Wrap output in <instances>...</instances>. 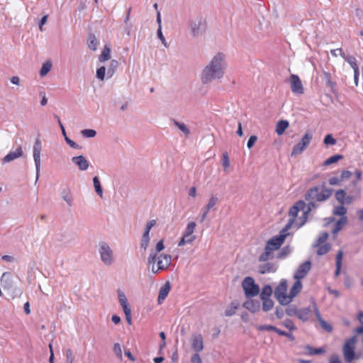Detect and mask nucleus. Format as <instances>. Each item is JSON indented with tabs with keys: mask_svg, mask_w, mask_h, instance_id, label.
Masks as SVG:
<instances>
[{
	"mask_svg": "<svg viewBox=\"0 0 363 363\" xmlns=\"http://www.w3.org/2000/svg\"><path fill=\"white\" fill-rule=\"evenodd\" d=\"M222 164L225 170L230 167V160L228 153L226 152L223 154Z\"/></svg>",
	"mask_w": 363,
	"mask_h": 363,
	"instance_id": "48",
	"label": "nucleus"
},
{
	"mask_svg": "<svg viewBox=\"0 0 363 363\" xmlns=\"http://www.w3.org/2000/svg\"><path fill=\"white\" fill-rule=\"evenodd\" d=\"M347 213V209L343 206V205H340L336 206L333 209V214L336 216H340L342 217L345 216Z\"/></svg>",
	"mask_w": 363,
	"mask_h": 363,
	"instance_id": "40",
	"label": "nucleus"
},
{
	"mask_svg": "<svg viewBox=\"0 0 363 363\" xmlns=\"http://www.w3.org/2000/svg\"><path fill=\"white\" fill-rule=\"evenodd\" d=\"M118 67V62L115 60H112L110 64V67L107 71V76L108 78L111 77L115 73L116 68Z\"/></svg>",
	"mask_w": 363,
	"mask_h": 363,
	"instance_id": "37",
	"label": "nucleus"
},
{
	"mask_svg": "<svg viewBox=\"0 0 363 363\" xmlns=\"http://www.w3.org/2000/svg\"><path fill=\"white\" fill-rule=\"evenodd\" d=\"M345 196H346V192L343 189L337 190L335 192V198L338 201V202L342 205L345 204Z\"/></svg>",
	"mask_w": 363,
	"mask_h": 363,
	"instance_id": "36",
	"label": "nucleus"
},
{
	"mask_svg": "<svg viewBox=\"0 0 363 363\" xmlns=\"http://www.w3.org/2000/svg\"><path fill=\"white\" fill-rule=\"evenodd\" d=\"M23 155V151L21 147H18L16 151L10 152L7 154L2 160L3 163H6L14 160Z\"/></svg>",
	"mask_w": 363,
	"mask_h": 363,
	"instance_id": "21",
	"label": "nucleus"
},
{
	"mask_svg": "<svg viewBox=\"0 0 363 363\" xmlns=\"http://www.w3.org/2000/svg\"><path fill=\"white\" fill-rule=\"evenodd\" d=\"M302 289V284L300 280L296 279L295 282L294 283L293 286L290 289L289 291V298H291V302L292 301L293 298L296 296Z\"/></svg>",
	"mask_w": 363,
	"mask_h": 363,
	"instance_id": "22",
	"label": "nucleus"
},
{
	"mask_svg": "<svg viewBox=\"0 0 363 363\" xmlns=\"http://www.w3.org/2000/svg\"><path fill=\"white\" fill-rule=\"evenodd\" d=\"M357 343V337L355 336L347 340L342 347V352L345 359L347 362H352L354 359L358 358L355 355L354 350Z\"/></svg>",
	"mask_w": 363,
	"mask_h": 363,
	"instance_id": "5",
	"label": "nucleus"
},
{
	"mask_svg": "<svg viewBox=\"0 0 363 363\" xmlns=\"http://www.w3.org/2000/svg\"><path fill=\"white\" fill-rule=\"evenodd\" d=\"M262 300V309L264 311H269L272 309L274 302L271 298H264Z\"/></svg>",
	"mask_w": 363,
	"mask_h": 363,
	"instance_id": "34",
	"label": "nucleus"
},
{
	"mask_svg": "<svg viewBox=\"0 0 363 363\" xmlns=\"http://www.w3.org/2000/svg\"><path fill=\"white\" fill-rule=\"evenodd\" d=\"M289 123L287 121H279L276 125L275 131L277 135H281L284 131L288 128Z\"/></svg>",
	"mask_w": 363,
	"mask_h": 363,
	"instance_id": "24",
	"label": "nucleus"
},
{
	"mask_svg": "<svg viewBox=\"0 0 363 363\" xmlns=\"http://www.w3.org/2000/svg\"><path fill=\"white\" fill-rule=\"evenodd\" d=\"M237 308H238L236 306H231L229 308L225 310V315L226 316H231L234 315L236 312Z\"/></svg>",
	"mask_w": 363,
	"mask_h": 363,
	"instance_id": "53",
	"label": "nucleus"
},
{
	"mask_svg": "<svg viewBox=\"0 0 363 363\" xmlns=\"http://www.w3.org/2000/svg\"><path fill=\"white\" fill-rule=\"evenodd\" d=\"M111 58V49L108 46H105L99 55V60L101 62H104Z\"/></svg>",
	"mask_w": 363,
	"mask_h": 363,
	"instance_id": "27",
	"label": "nucleus"
},
{
	"mask_svg": "<svg viewBox=\"0 0 363 363\" xmlns=\"http://www.w3.org/2000/svg\"><path fill=\"white\" fill-rule=\"evenodd\" d=\"M164 248V242H163V240H161L160 241H159L156 246H155V251L157 252H161L162 250H163Z\"/></svg>",
	"mask_w": 363,
	"mask_h": 363,
	"instance_id": "58",
	"label": "nucleus"
},
{
	"mask_svg": "<svg viewBox=\"0 0 363 363\" xmlns=\"http://www.w3.org/2000/svg\"><path fill=\"white\" fill-rule=\"evenodd\" d=\"M190 26L192 34L196 36L205 30L206 28V23L205 20L199 19L197 21L191 22Z\"/></svg>",
	"mask_w": 363,
	"mask_h": 363,
	"instance_id": "15",
	"label": "nucleus"
},
{
	"mask_svg": "<svg viewBox=\"0 0 363 363\" xmlns=\"http://www.w3.org/2000/svg\"><path fill=\"white\" fill-rule=\"evenodd\" d=\"M171 289V286L169 281L166 282L160 289L157 298V302L161 304L162 301L167 298Z\"/></svg>",
	"mask_w": 363,
	"mask_h": 363,
	"instance_id": "18",
	"label": "nucleus"
},
{
	"mask_svg": "<svg viewBox=\"0 0 363 363\" xmlns=\"http://www.w3.org/2000/svg\"><path fill=\"white\" fill-rule=\"evenodd\" d=\"M290 225L291 223L286 225L278 235L272 237L267 242L264 252L259 257L260 262H266L273 257L274 252L279 249L287 235H289L288 231L290 229Z\"/></svg>",
	"mask_w": 363,
	"mask_h": 363,
	"instance_id": "2",
	"label": "nucleus"
},
{
	"mask_svg": "<svg viewBox=\"0 0 363 363\" xmlns=\"http://www.w3.org/2000/svg\"><path fill=\"white\" fill-rule=\"evenodd\" d=\"M347 218L346 216L341 217V218L337 222L335 227L333 230V233H337L342 229V228L346 224Z\"/></svg>",
	"mask_w": 363,
	"mask_h": 363,
	"instance_id": "35",
	"label": "nucleus"
},
{
	"mask_svg": "<svg viewBox=\"0 0 363 363\" xmlns=\"http://www.w3.org/2000/svg\"><path fill=\"white\" fill-rule=\"evenodd\" d=\"M311 309L308 308H299L297 318L303 321H306L309 319L311 315Z\"/></svg>",
	"mask_w": 363,
	"mask_h": 363,
	"instance_id": "23",
	"label": "nucleus"
},
{
	"mask_svg": "<svg viewBox=\"0 0 363 363\" xmlns=\"http://www.w3.org/2000/svg\"><path fill=\"white\" fill-rule=\"evenodd\" d=\"M174 124L179 128V129L182 131L186 135L189 134V130L184 123H180L177 121H174Z\"/></svg>",
	"mask_w": 363,
	"mask_h": 363,
	"instance_id": "50",
	"label": "nucleus"
},
{
	"mask_svg": "<svg viewBox=\"0 0 363 363\" xmlns=\"http://www.w3.org/2000/svg\"><path fill=\"white\" fill-rule=\"evenodd\" d=\"M277 270V267L272 263H267L259 267V272L260 274L273 273Z\"/></svg>",
	"mask_w": 363,
	"mask_h": 363,
	"instance_id": "25",
	"label": "nucleus"
},
{
	"mask_svg": "<svg viewBox=\"0 0 363 363\" xmlns=\"http://www.w3.org/2000/svg\"><path fill=\"white\" fill-rule=\"evenodd\" d=\"M298 309L296 306L291 305L286 309V313L289 316L297 317Z\"/></svg>",
	"mask_w": 363,
	"mask_h": 363,
	"instance_id": "42",
	"label": "nucleus"
},
{
	"mask_svg": "<svg viewBox=\"0 0 363 363\" xmlns=\"http://www.w3.org/2000/svg\"><path fill=\"white\" fill-rule=\"evenodd\" d=\"M283 325L286 328L289 329L290 330H294L296 329V326L294 323V322L290 319H286L283 322Z\"/></svg>",
	"mask_w": 363,
	"mask_h": 363,
	"instance_id": "51",
	"label": "nucleus"
},
{
	"mask_svg": "<svg viewBox=\"0 0 363 363\" xmlns=\"http://www.w3.org/2000/svg\"><path fill=\"white\" fill-rule=\"evenodd\" d=\"M93 182H94V186L96 192L101 198H102L103 190H102V187L101 186V183H100L99 177L96 176L94 177L93 179Z\"/></svg>",
	"mask_w": 363,
	"mask_h": 363,
	"instance_id": "31",
	"label": "nucleus"
},
{
	"mask_svg": "<svg viewBox=\"0 0 363 363\" xmlns=\"http://www.w3.org/2000/svg\"><path fill=\"white\" fill-rule=\"evenodd\" d=\"M274 326L270 325H263L259 326L258 329L259 330H267V331H274Z\"/></svg>",
	"mask_w": 363,
	"mask_h": 363,
	"instance_id": "57",
	"label": "nucleus"
},
{
	"mask_svg": "<svg viewBox=\"0 0 363 363\" xmlns=\"http://www.w3.org/2000/svg\"><path fill=\"white\" fill-rule=\"evenodd\" d=\"M99 251L102 261L106 264H111L113 262V252L110 247L106 243L104 242L101 245Z\"/></svg>",
	"mask_w": 363,
	"mask_h": 363,
	"instance_id": "10",
	"label": "nucleus"
},
{
	"mask_svg": "<svg viewBox=\"0 0 363 363\" xmlns=\"http://www.w3.org/2000/svg\"><path fill=\"white\" fill-rule=\"evenodd\" d=\"M330 53L333 56L337 57V55H340L342 58L345 57V52L341 48L334 49L330 50Z\"/></svg>",
	"mask_w": 363,
	"mask_h": 363,
	"instance_id": "52",
	"label": "nucleus"
},
{
	"mask_svg": "<svg viewBox=\"0 0 363 363\" xmlns=\"http://www.w3.org/2000/svg\"><path fill=\"white\" fill-rule=\"evenodd\" d=\"M106 74L105 67H101L96 70V77L100 80H104Z\"/></svg>",
	"mask_w": 363,
	"mask_h": 363,
	"instance_id": "49",
	"label": "nucleus"
},
{
	"mask_svg": "<svg viewBox=\"0 0 363 363\" xmlns=\"http://www.w3.org/2000/svg\"><path fill=\"white\" fill-rule=\"evenodd\" d=\"M287 281L286 279H281L274 290V296L277 301L281 305H288L291 303V298L287 294Z\"/></svg>",
	"mask_w": 363,
	"mask_h": 363,
	"instance_id": "4",
	"label": "nucleus"
},
{
	"mask_svg": "<svg viewBox=\"0 0 363 363\" xmlns=\"http://www.w3.org/2000/svg\"><path fill=\"white\" fill-rule=\"evenodd\" d=\"M224 55L218 53L214 56L208 65L203 70L201 80L206 84L215 79H220L224 74Z\"/></svg>",
	"mask_w": 363,
	"mask_h": 363,
	"instance_id": "1",
	"label": "nucleus"
},
{
	"mask_svg": "<svg viewBox=\"0 0 363 363\" xmlns=\"http://www.w3.org/2000/svg\"><path fill=\"white\" fill-rule=\"evenodd\" d=\"M191 363H202L201 359L198 353L194 354L191 359Z\"/></svg>",
	"mask_w": 363,
	"mask_h": 363,
	"instance_id": "60",
	"label": "nucleus"
},
{
	"mask_svg": "<svg viewBox=\"0 0 363 363\" xmlns=\"http://www.w3.org/2000/svg\"><path fill=\"white\" fill-rule=\"evenodd\" d=\"M98 41L96 38L91 35L88 39V46L92 50H96L97 48Z\"/></svg>",
	"mask_w": 363,
	"mask_h": 363,
	"instance_id": "38",
	"label": "nucleus"
},
{
	"mask_svg": "<svg viewBox=\"0 0 363 363\" xmlns=\"http://www.w3.org/2000/svg\"><path fill=\"white\" fill-rule=\"evenodd\" d=\"M321 327L326 330L327 332H331L333 330V327L331 325L328 323L324 320H321V322L320 323Z\"/></svg>",
	"mask_w": 363,
	"mask_h": 363,
	"instance_id": "54",
	"label": "nucleus"
},
{
	"mask_svg": "<svg viewBox=\"0 0 363 363\" xmlns=\"http://www.w3.org/2000/svg\"><path fill=\"white\" fill-rule=\"evenodd\" d=\"M257 138L256 135H251L250 138L248 139L247 146L249 149L252 148L253 145H255V142L257 141Z\"/></svg>",
	"mask_w": 363,
	"mask_h": 363,
	"instance_id": "55",
	"label": "nucleus"
},
{
	"mask_svg": "<svg viewBox=\"0 0 363 363\" xmlns=\"http://www.w3.org/2000/svg\"><path fill=\"white\" fill-rule=\"evenodd\" d=\"M42 145L40 139H37L33 145V159L35 164L37 174L40 172V152Z\"/></svg>",
	"mask_w": 363,
	"mask_h": 363,
	"instance_id": "14",
	"label": "nucleus"
},
{
	"mask_svg": "<svg viewBox=\"0 0 363 363\" xmlns=\"http://www.w3.org/2000/svg\"><path fill=\"white\" fill-rule=\"evenodd\" d=\"M315 247H318L317 254L320 256L327 254L331 248L330 245L328 243L315 245Z\"/></svg>",
	"mask_w": 363,
	"mask_h": 363,
	"instance_id": "28",
	"label": "nucleus"
},
{
	"mask_svg": "<svg viewBox=\"0 0 363 363\" xmlns=\"http://www.w3.org/2000/svg\"><path fill=\"white\" fill-rule=\"evenodd\" d=\"M195 240V236L192 237H185V235H183L182 238L179 240L178 243V246H183L186 245V243H191Z\"/></svg>",
	"mask_w": 363,
	"mask_h": 363,
	"instance_id": "45",
	"label": "nucleus"
},
{
	"mask_svg": "<svg viewBox=\"0 0 363 363\" xmlns=\"http://www.w3.org/2000/svg\"><path fill=\"white\" fill-rule=\"evenodd\" d=\"M354 174L356 176L357 182H353V183H352L353 185H356L357 182H358L362 180V173L361 170L356 169L355 172H354Z\"/></svg>",
	"mask_w": 363,
	"mask_h": 363,
	"instance_id": "61",
	"label": "nucleus"
},
{
	"mask_svg": "<svg viewBox=\"0 0 363 363\" xmlns=\"http://www.w3.org/2000/svg\"><path fill=\"white\" fill-rule=\"evenodd\" d=\"M307 350H308V354L311 355L320 354H323L325 352V350L323 348H313L310 346L307 347Z\"/></svg>",
	"mask_w": 363,
	"mask_h": 363,
	"instance_id": "43",
	"label": "nucleus"
},
{
	"mask_svg": "<svg viewBox=\"0 0 363 363\" xmlns=\"http://www.w3.org/2000/svg\"><path fill=\"white\" fill-rule=\"evenodd\" d=\"M305 206V203L302 201L296 202L292 207L290 208L289 215L291 217L286 225H290V228L292 227L295 222V219L297 217L300 210H303Z\"/></svg>",
	"mask_w": 363,
	"mask_h": 363,
	"instance_id": "11",
	"label": "nucleus"
},
{
	"mask_svg": "<svg viewBox=\"0 0 363 363\" xmlns=\"http://www.w3.org/2000/svg\"><path fill=\"white\" fill-rule=\"evenodd\" d=\"M52 64L50 62H46L43 65V67H41L40 70V76L43 77L46 75L51 69Z\"/></svg>",
	"mask_w": 363,
	"mask_h": 363,
	"instance_id": "39",
	"label": "nucleus"
},
{
	"mask_svg": "<svg viewBox=\"0 0 363 363\" xmlns=\"http://www.w3.org/2000/svg\"><path fill=\"white\" fill-rule=\"evenodd\" d=\"M343 59L350 65L354 71L357 72L359 67L357 63V60L354 56L345 55V57H343Z\"/></svg>",
	"mask_w": 363,
	"mask_h": 363,
	"instance_id": "29",
	"label": "nucleus"
},
{
	"mask_svg": "<svg viewBox=\"0 0 363 363\" xmlns=\"http://www.w3.org/2000/svg\"><path fill=\"white\" fill-rule=\"evenodd\" d=\"M243 306L252 313L258 312L260 309V303L259 301L249 299L243 303Z\"/></svg>",
	"mask_w": 363,
	"mask_h": 363,
	"instance_id": "19",
	"label": "nucleus"
},
{
	"mask_svg": "<svg viewBox=\"0 0 363 363\" xmlns=\"http://www.w3.org/2000/svg\"><path fill=\"white\" fill-rule=\"evenodd\" d=\"M313 135L309 131H307L305 135L301 138V140L295 145L291 151V155H296L301 154L305 149L309 145L312 140Z\"/></svg>",
	"mask_w": 363,
	"mask_h": 363,
	"instance_id": "8",
	"label": "nucleus"
},
{
	"mask_svg": "<svg viewBox=\"0 0 363 363\" xmlns=\"http://www.w3.org/2000/svg\"><path fill=\"white\" fill-rule=\"evenodd\" d=\"M324 144L326 145H334L336 144L337 140L333 138L331 134H328L324 138Z\"/></svg>",
	"mask_w": 363,
	"mask_h": 363,
	"instance_id": "46",
	"label": "nucleus"
},
{
	"mask_svg": "<svg viewBox=\"0 0 363 363\" xmlns=\"http://www.w3.org/2000/svg\"><path fill=\"white\" fill-rule=\"evenodd\" d=\"M242 287L246 297L249 298L256 296L259 292V286L255 284L254 279L251 277H247L243 279Z\"/></svg>",
	"mask_w": 363,
	"mask_h": 363,
	"instance_id": "6",
	"label": "nucleus"
},
{
	"mask_svg": "<svg viewBox=\"0 0 363 363\" xmlns=\"http://www.w3.org/2000/svg\"><path fill=\"white\" fill-rule=\"evenodd\" d=\"M172 262V256L169 255L161 254L157 256L151 253L148 258L149 267L154 274H157L160 270L167 269Z\"/></svg>",
	"mask_w": 363,
	"mask_h": 363,
	"instance_id": "3",
	"label": "nucleus"
},
{
	"mask_svg": "<svg viewBox=\"0 0 363 363\" xmlns=\"http://www.w3.org/2000/svg\"><path fill=\"white\" fill-rule=\"evenodd\" d=\"M289 82L291 85V91L295 94H303L304 88L303 86L301 80L296 74H291L289 77Z\"/></svg>",
	"mask_w": 363,
	"mask_h": 363,
	"instance_id": "9",
	"label": "nucleus"
},
{
	"mask_svg": "<svg viewBox=\"0 0 363 363\" xmlns=\"http://www.w3.org/2000/svg\"><path fill=\"white\" fill-rule=\"evenodd\" d=\"M311 263L310 261H306L301 264H300L294 275V279H298L301 281L307 275V274L311 269Z\"/></svg>",
	"mask_w": 363,
	"mask_h": 363,
	"instance_id": "12",
	"label": "nucleus"
},
{
	"mask_svg": "<svg viewBox=\"0 0 363 363\" xmlns=\"http://www.w3.org/2000/svg\"><path fill=\"white\" fill-rule=\"evenodd\" d=\"M218 202V198L212 196L209 200L208 203L204 206V208L202 209V216H201V221H203L207 217V215L211 209H212Z\"/></svg>",
	"mask_w": 363,
	"mask_h": 363,
	"instance_id": "17",
	"label": "nucleus"
},
{
	"mask_svg": "<svg viewBox=\"0 0 363 363\" xmlns=\"http://www.w3.org/2000/svg\"><path fill=\"white\" fill-rule=\"evenodd\" d=\"M63 199L65 201L67 202V203L69 206H71L72 198L71 196L69 195V191L63 193Z\"/></svg>",
	"mask_w": 363,
	"mask_h": 363,
	"instance_id": "62",
	"label": "nucleus"
},
{
	"mask_svg": "<svg viewBox=\"0 0 363 363\" xmlns=\"http://www.w3.org/2000/svg\"><path fill=\"white\" fill-rule=\"evenodd\" d=\"M343 257V252L342 250H339L336 255V269L335 272V276L337 277L341 270L342 267V260Z\"/></svg>",
	"mask_w": 363,
	"mask_h": 363,
	"instance_id": "26",
	"label": "nucleus"
},
{
	"mask_svg": "<svg viewBox=\"0 0 363 363\" xmlns=\"http://www.w3.org/2000/svg\"><path fill=\"white\" fill-rule=\"evenodd\" d=\"M196 223L194 221H191L187 224V226L185 229V231L184 233V235L185 237H191V234L194 233L195 228H196Z\"/></svg>",
	"mask_w": 363,
	"mask_h": 363,
	"instance_id": "32",
	"label": "nucleus"
},
{
	"mask_svg": "<svg viewBox=\"0 0 363 363\" xmlns=\"http://www.w3.org/2000/svg\"><path fill=\"white\" fill-rule=\"evenodd\" d=\"M352 173L349 170H342L340 177H331L328 179V184L332 186H337L345 180L349 179Z\"/></svg>",
	"mask_w": 363,
	"mask_h": 363,
	"instance_id": "13",
	"label": "nucleus"
},
{
	"mask_svg": "<svg viewBox=\"0 0 363 363\" xmlns=\"http://www.w3.org/2000/svg\"><path fill=\"white\" fill-rule=\"evenodd\" d=\"M113 352L116 354L117 357L120 359L123 358L122 349L119 343H115L113 347Z\"/></svg>",
	"mask_w": 363,
	"mask_h": 363,
	"instance_id": "44",
	"label": "nucleus"
},
{
	"mask_svg": "<svg viewBox=\"0 0 363 363\" xmlns=\"http://www.w3.org/2000/svg\"><path fill=\"white\" fill-rule=\"evenodd\" d=\"M72 160L82 171L86 170L89 167V162L84 156L74 157Z\"/></svg>",
	"mask_w": 363,
	"mask_h": 363,
	"instance_id": "20",
	"label": "nucleus"
},
{
	"mask_svg": "<svg viewBox=\"0 0 363 363\" xmlns=\"http://www.w3.org/2000/svg\"><path fill=\"white\" fill-rule=\"evenodd\" d=\"M324 76L325 77L326 85L327 86H335V84L333 82H332V80H331V75H330V73L324 72Z\"/></svg>",
	"mask_w": 363,
	"mask_h": 363,
	"instance_id": "56",
	"label": "nucleus"
},
{
	"mask_svg": "<svg viewBox=\"0 0 363 363\" xmlns=\"http://www.w3.org/2000/svg\"><path fill=\"white\" fill-rule=\"evenodd\" d=\"M331 194L328 189L320 190L318 186L311 188L306 194V199L315 200L317 201H323L328 199Z\"/></svg>",
	"mask_w": 363,
	"mask_h": 363,
	"instance_id": "7",
	"label": "nucleus"
},
{
	"mask_svg": "<svg viewBox=\"0 0 363 363\" xmlns=\"http://www.w3.org/2000/svg\"><path fill=\"white\" fill-rule=\"evenodd\" d=\"M343 158V156L342 155H335L333 156L330 157L328 158L324 162V166H328L331 164L335 163L338 162L340 160H342Z\"/></svg>",
	"mask_w": 363,
	"mask_h": 363,
	"instance_id": "33",
	"label": "nucleus"
},
{
	"mask_svg": "<svg viewBox=\"0 0 363 363\" xmlns=\"http://www.w3.org/2000/svg\"><path fill=\"white\" fill-rule=\"evenodd\" d=\"M82 134L86 138H93L96 135V132L92 129H84L82 131Z\"/></svg>",
	"mask_w": 363,
	"mask_h": 363,
	"instance_id": "47",
	"label": "nucleus"
},
{
	"mask_svg": "<svg viewBox=\"0 0 363 363\" xmlns=\"http://www.w3.org/2000/svg\"><path fill=\"white\" fill-rule=\"evenodd\" d=\"M330 363H341V361L337 355H333L330 359Z\"/></svg>",
	"mask_w": 363,
	"mask_h": 363,
	"instance_id": "64",
	"label": "nucleus"
},
{
	"mask_svg": "<svg viewBox=\"0 0 363 363\" xmlns=\"http://www.w3.org/2000/svg\"><path fill=\"white\" fill-rule=\"evenodd\" d=\"M65 140H66V142L73 148H75V149H79L81 148V147L77 144L75 142H74L73 140H70L69 138H65Z\"/></svg>",
	"mask_w": 363,
	"mask_h": 363,
	"instance_id": "59",
	"label": "nucleus"
},
{
	"mask_svg": "<svg viewBox=\"0 0 363 363\" xmlns=\"http://www.w3.org/2000/svg\"><path fill=\"white\" fill-rule=\"evenodd\" d=\"M120 303H121V307L123 308V310L124 313L131 311L130 307L129 306L128 301H124V302H120Z\"/></svg>",
	"mask_w": 363,
	"mask_h": 363,
	"instance_id": "63",
	"label": "nucleus"
},
{
	"mask_svg": "<svg viewBox=\"0 0 363 363\" xmlns=\"http://www.w3.org/2000/svg\"><path fill=\"white\" fill-rule=\"evenodd\" d=\"M272 294V287L269 285L264 286L262 289V292H261V295H260L261 299L270 298Z\"/></svg>",
	"mask_w": 363,
	"mask_h": 363,
	"instance_id": "30",
	"label": "nucleus"
},
{
	"mask_svg": "<svg viewBox=\"0 0 363 363\" xmlns=\"http://www.w3.org/2000/svg\"><path fill=\"white\" fill-rule=\"evenodd\" d=\"M191 347L196 353L203 350V338L201 334L193 335L191 338Z\"/></svg>",
	"mask_w": 363,
	"mask_h": 363,
	"instance_id": "16",
	"label": "nucleus"
},
{
	"mask_svg": "<svg viewBox=\"0 0 363 363\" xmlns=\"http://www.w3.org/2000/svg\"><path fill=\"white\" fill-rule=\"evenodd\" d=\"M328 236H329V234L326 232H323V233H320L315 245H320L322 244H325V242L328 240Z\"/></svg>",
	"mask_w": 363,
	"mask_h": 363,
	"instance_id": "41",
	"label": "nucleus"
}]
</instances>
